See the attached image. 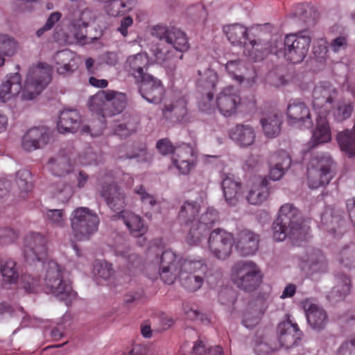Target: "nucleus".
I'll use <instances>...</instances> for the list:
<instances>
[{
    "label": "nucleus",
    "instance_id": "obj_22",
    "mask_svg": "<svg viewBox=\"0 0 355 355\" xmlns=\"http://www.w3.org/2000/svg\"><path fill=\"white\" fill-rule=\"evenodd\" d=\"M50 131L44 126L29 129L23 136L21 148L28 152L44 147L49 141Z\"/></svg>",
    "mask_w": 355,
    "mask_h": 355
},
{
    "label": "nucleus",
    "instance_id": "obj_53",
    "mask_svg": "<svg viewBox=\"0 0 355 355\" xmlns=\"http://www.w3.org/2000/svg\"><path fill=\"white\" fill-rule=\"evenodd\" d=\"M278 349L277 344L270 345L266 338H258L254 340V350L257 355H266Z\"/></svg>",
    "mask_w": 355,
    "mask_h": 355
},
{
    "label": "nucleus",
    "instance_id": "obj_29",
    "mask_svg": "<svg viewBox=\"0 0 355 355\" xmlns=\"http://www.w3.org/2000/svg\"><path fill=\"white\" fill-rule=\"evenodd\" d=\"M21 91V78L19 73L7 75L0 86V101L6 103Z\"/></svg>",
    "mask_w": 355,
    "mask_h": 355
},
{
    "label": "nucleus",
    "instance_id": "obj_15",
    "mask_svg": "<svg viewBox=\"0 0 355 355\" xmlns=\"http://www.w3.org/2000/svg\"><path fill=\"white\" fill-rule=\"evenodd\" d=\"M286 114L288 123L291 126L308 129L313 124L309 106L299 100L289 101Z\"/></svg>",
    "mask_w": 355,
    "mask_h": 355
},
{
    "label": "nucleus",
    "instance_id": "obj_42",
    "mask_svg": "<svg viewBox=\"0 0 355 355\" xmlns=\"http://www.w3.org/2000/svg\"><path fill=\"white\" fill-rule=\"evenodd\" d=\"M336 259L345 267H355V243H351L343 245L339 250Z\"/></svg>",
    "mask_w": 355,
    "mask_h": 355
},
{
    "label": "nucleus",
    "instance_id": "obj_41",
    "mask_svg": "<svg viewBox=\"0 0 355 355\" xmlns=\"http://www.w3.org/2000/svg\"><path fill=\"white\" fill-rule=\"evenodd\" d=\"M164 113L168 116V113H171L180 122L186 121L187 115V102L184 98H180L176 101L165 106Z\"/></svg>",
    "mask_w": 355,
    "mask_h": 355
},
{
    "label": "nucleus",
    "instance_id": "obj_30",
    "mask_svg": "<svg viewBox=\"0 0 355 355\" xmlns=\"http://www.w3.org/2000/svg\"><path fill=\"white\" fill-rule=\"evenodd\" d=\"M229 136L239 146L248 147L254 144L256 132L252 126L248 124H239L231 128Z\"/></svg>",
    "mask_w": 355,
    "mask_h": 355
},
{
    "label": "nucleus",
    "instance_id": "obj_63",
    "mask_svg": "<svg viewBox=\"0 0 355 355\" xmlns=\"http://www.w3.org/2000/svg\"><path fill=\"white\" fill-rule=\"evenodd\" d=\"M157 148L159 153L163 155H168L171 153H173L175 150L171 142L167 139L159 140L157 143Z\"/></svg>",
    "mask_w": 355,
    "mask_h": 355
},
{
    "label": "nucleus",
    "instance_id": "obj_4",
    "mask_svg": "<svg viewBox=\"0 0 355 355\" xmlns=\"http://www.w3.org/2000/svg\"><path fill=\"white\" fill-rule=\"evenodd\" d=\"M136 46L141 49V51L135 55V69L138 73V78H141V75L148 74L144 73V69L155 62L162 66L168 75L174 74L177 58L173 50L167 49L161 44L151 45L149 47L146 37L141 35H138L135 40V48Z\"/></svg>",
    "mask_w": 355,
    "mask_h": 355
},
{
    "label": "nucleus",
    "instance_id": "obj_11",
    "mask_svg": "<svg viewBox=\"0 0 355 355\" xmlns=\"http://www.w3.org/2000/svg\"><path fill=\"white\" fill-rule=\"evenodd\" d=\"M101 196L105 199L109 207L117 212L118 219L121 220L130 232L133 228L131 224L133 215L131 212L123 210L125 207V196L118 186L114 184H104L101 191Z\"/></svg>",
    "mask_w": 355,
    "mask_h": 355
},
{
    "label": "nucleus",
    "instance_id": "obj_35",
    "mask_svg": "<svg viewBox=\"0 0 355 355\" xmlns=\"http://www.w3.org/2000/svg\"><path fill=\"white\" fill-rule=\"evenodd\" d=\"M200 211L199 205L193 201H186L180 207L178 220L182 225L191 226L195 225Z\"/></svg>",
    "mask_w": 355,
    "mask_h": 355
},
{
    "label": "nucleus",
    "instance_id": "obj_9",
    "mask_svg": "<svg viewBox=\"0 0 355 355\" xmlns=\"http://www.w3.org/2000/svg\"><path fill=\"white\" fill-rule=\"evenodd\" d=\"M262 273L260 268L252 261H239L232 268V279L237 287L251 291L261 283Z\"/></svg>",
    "mask_w": 355,
    "mask_h": 355
},
{
    "label": "nucleus",
    "instance_id": "obj_45",
    "mask_svg": "<svg viewBox=\"0 0 355 355\" xmlns=\"http://www.w3.org/2000/svg\"><path fill=\"white\" fill-rule=\"evenodd\" d=\"M18 42L12 36L7 34H0V54L11 57L18 51Z\"/></svg>",
    "mask_w": 355,
    "mask_h": 355
},
{
    "label": "nucleus",
    "instance_id": "obj_46",
    "mask_svg": "<svg viewBox=\"0 0 355 355\" xmlns=\"http://www.w3.org/2000/svg\"><path fill=\"white\" fill-rule=\"evenodd\" d=\"M208 232L205 225L200 226L196 224L191 225L185 241L189 245H197L205 238Z\"/></svg>",
    "mask_w": 355,
    "mask_h": 355
},
{
    "label": "nucleus",
    "instance_id": "obj_2",
    "mask_svg": "<svg viewBox=\"0 0 355 355\" xmlns=\"http://www.w3.org/2000/svg\"><path fill=\"white\" fill-rule=\"evenodd\" d=\"M45 274L41 282L40 279L35 276L25 273L21 277V284L27 293H38L42 291L47 294H53L69 305L76 293L72 288L71 282L63 278L62 269L55 261H49L44 266Z\"/></svg>",
    "mask_w": 355,
    "mask_h": 355
},
{
    "label": "nucleus",
    "instance_id": "obj_51",
    "mask_svg": "<svg viewBox=\"0 0 355 355\" xmlns=\"http://www.w3.org/2000/svg\"><path fill=\"white\" fill-rule=\"evenodd\" d=\"M94 272L98 277L103 279H108L114 273L112 264L103 261L98 260L95 262Z\"/></svg>",
    "mask_w": 355,
    "mask_h": 355
},
{
    "label": "nucleus",
    "instance_id": "obj_28",
    "mask_svg": "<svg viewBox=\"0 0 355 355\" xmlns=\"http://www.w3.org/2000/svg\"><path fill=\"white\" fill-rule=\"evenodd\" d=\"M300 266L307 275L324 272L327 263L324 254L320 250H312L300 260Z\"/></svg>",
    "mask_w": 355,
    "mask_h": 355
},
{
    "label": "nucleus",
    "instance_id": "obj_50",
    "mask_svg": "<svg viewBox=\"0 0 355 355\" xmlns=\"http://www.w3.org/2000/svg\"><path fill=\"white\" fill-rule=\"evenodd\" d=\"M217 219L218 212L216 210L212 207H209L205 212L200 215L199 218H198L195 224L200 226L205 225L207 227V230L209 231L210 227Z\"/></svg>",
    "mask_w": 355,
    "mask_h": 355
},
{
    "label": "nucleus",
    "instance_id": "obj_62",
    "mask_svg": "<svg viewBox=\"0 0 355 355\" xmlns=\"http://www.w3.org/2000/svg\"><path fill=\"white\" fill-rule=\"evenodd\" d=\"M336 355H355V340L342 344L338 348Z\"/></svg>",
    "mask_w": 355,
    "mask_h": 355
},
{
    "label": "nucleus",
    "instance_id": "obj_43",
    "mask_svg": "<svg viewBox=\"0 0 355 355\" xmlns=\"http://www.w3.org/2000/svg\"><path fill=\"white\" fill-rule=\"evenodd\" d=\"M350 291V280L346 276H342L337 279L336 285L330 292L328 297L332 301H338L343 299Z\"/></svg>",
    "mask_w": 355,
    "mask_h": 355
},
{
    "label": "nucleus",
    "instance_id": "obj_12",
    "mask_svg": "<svg viewBox=\"0 0 355 355\" xmlns=\"http://www.w3.org/2000/svg\"><path fill=\"white\" fill-rule=\"evenodd\" d=\"M51 80L50 71L40 63L37 67L28 71L21 98L30 101L34 99L47 86Z\"/></svg>",
    "mask_w": 355,
    "mask_h": 355
},
{
    "label": "nucleus",
    "instance_id": "obj_8",
    "mask_svg": "<svg viewBox=\"0 0 355 355\" xmlns=\"http://www.w3.org/2000/svg\"><path fill=\"white\" fill-rule=\"evenodd\" d=\"M99 223L97 214L87 207H78L71 214V229L79 241L88 240L97 232Z\"/></svg>",
    "mask_w": 355,
    "mask_h": 355
},
{
    "label": "nucleus",
    "instance_id": "obj_14",
    "mask_svg": "<svg viewBox=\"0 0 355 355\" xmlns=\"http://www.w3.org/2000/svg\"><path fill=\"white\" fill-rule=\"evenodd\" d=\"M223 32L226 35L230 42L234 46H243V53L248 56L251 60L254 61L261 60L262 59L255 58L252 54L255 53V49L251 47V44L254 42H266V40L261 39H256L249 40L248 28L243 25L239 24H230L223 27Z\"/></svg>",
    "mask_w": 355,
    "mask_h": 355
},
{
    "label": "nucleus",
    "instance_id": "obj_6",
    "mask_svg": "<svg viewBox=\"0 0 355 355\" xmlns=\"http://www.w3.org/2000/svg\"><path fill=\"white\" fill-rule=\"evenodd\" d=\"M126 105V94L114 90L100 91L88 101L89 110L103 119L121 113Z\"/></svg>",
    "mask_w": 355,
    "mask_h": 355
},
{
    "label": "nucleus",
    "instance_id": "obj_13",
    "mask_svg": "<svg viewBox=\"0 0 355 355\" xmlns=\"http://www.w3.org/2000/svg\"><path fill=\"white\" fill-rule=\"evenodd\" d=\"M338 92L329 83L317 85L313 91L312 105L318 115L327 116L333 108Z\"/></svg>",
    "mask_w": 355,
    "mask_h": 355
},
{
    "label": "nucleus",
    "instance_id": "obj_27",
    "mask_svg": "<svg viewBox=\"0 0 355 355\" xmlns=\"http://www.w3.org/2000/svg\"><path fill=\"white\" fill-rule=\"evenodd\" d=\"M301 304L309 325L317 330L323 329L328 321L324 310L309 299L304 300Z\"/></svg>",
    "mask_w": 355,
    "mask_h": 355
},
{
    "label": "nucleus",
    "instance_id": "obj_1",
    "mask_svg": "<svg viewBox=\"0 0 355 355\" xmlns=\"http://www.w3.org/2000/svg\"><path fill=\"white\" fill-rule=\"evenodd\" d=\"M148 270H155L156 277L159 276L167 284L179 279L186 289L196 291L202 286L208 268L202 260L184 259L166 250L155 257Z\"/></svg>",
    "mask_w": 355,
    "mask_h": 355
},
{
    "label": "nucleus",
    "instance_id": "obj_25",
    "mask_svg": "<svg viewBox=\"0 0 355 355\" xmlns=\"http://www.w3.org/2000/svg\"><path fill=\"white\" fill-rule=\"evenodd\" d=\"M94 17L93 11L86 6V2L80 0L78 4H73L69 8L66 20L74 27H78L79 24L83 28H87Z\"/></svg>",
    "mask_w": 355,
    "mask_h": 355
},
{
    "label": "nucleus",
    "instance_id": "obj_56",
    "mask_svg": "<svg viewBox=\"0 0 355 355\" xmlns=\"http://www.w3.org/2000/svg\"><path fill=\"white\" fill-rule=\"evenodd\" d=\"M62 15V13L58 11H55L51 13L49 17L47 18L45 24L37 31V36L40 37L44 35L45 32L51 30L54 27L55 24L60 20Z\"/></svg>",
    "mask_w": 355,
    "mask_h": 355
},
{
    "label": "nucleus",
    "instance_id": "obj_38",
    "mask_svg": "<svg viewBox=\"0 0 355 355\" xmlns=\"http://www.w3.org/2000/svg\"><path fill=\"white\" fill-rule=\"evenodd\" d=\"M337 140L341 150L349 157L355 155V124L353 130H346L338 133Z\"/></svg>",
    "mask_w": 355,
    "mask_h": 355
},
{
    "label": "nucleus",
    "instance_id": "obj_52",
    "mask_svg": "<svg viewBox=\"0 0 355 355\" xmlns=\"http://www.w3.org/2000/svg\"><path fill=\"white\" fill-rule=\"evenodd\" d=\"M284 159L282 163L283 166L277 164H270L269 177L273 181L279 180L284 175L285 171L290 167L291 161L284 154Z\"/></svg>",
    "mask_w": 355,
    "mask_h": 355
},
{
    "label": "nucleus",
    "instance_id": "obj_3",
    "mask_svg": "<svg viewBox=\"0 0 355 355\" xmlns=\"http://www.w3.org/2000/svg\"><path fill=\"white\" fill-rule=\"evenodd\" d=\"M310 42V37L302 34H288L284 41L280 37H274L266 42H254L251 44V47L255 49L252 56L263 60L268 54L272 53L293 64H297L306 57Z\"/></svg>",
    "mask_w": 355,
    "mask_h": 355
},
{
    "label": "nucleus",
    "instance_id": "obj_33",
    "mask_svg": "<svg viewBox=\"0 0 355 355\" xmlns=\"http://www.w3.org/2000/svg\"><path fill=\"white\" fill-rule=\"evenodd\" d=\"M331 140V134L326 116L318 115L316 119V127L312 132L309 144L312 147L328 143Z\"/></svg>",
    "mask_w": 355,
    "mask_h": 355
},
{
    "label": "nucleus",
    "instance_id": "obj_54",
    "mask_svg": "<svg viewBox=\"0 0 355 355\" xmlns=\"http://www.w3.org/2000/svg\"><path fill=\"white\" fill-rule=\"evenodd\" d=\"M148 231V226L144 221L139 217L135 216V239L138 238V245H144L146 242L144 236Z\"/></svg>",
    "mask_w": 355,
    "mask_h": 355
},
{
    "label": "nucleus",
    "instance_id": "obj_64",
    "mask_svg": "<svg viewBox=\"0 0 355 355\" xmlns=\"http://www.w3.org/2000/svg\"><path fill=\"white\" fill-rule=\"evenodd\" d=\"M261 166L259 158L257 156H249L245 160L243 168L247 171H259Z\"/></svg>",
    "mask_w": 355,
    "mask_h": 355
},
{
    "label": "nucleus",
    "instance_id": "obj_26",
    "mask_svg": "<svg viewBox=\"0 0 355 355\" xmlns=\"http://www.w3.org/2000/svg\"><path fill=\"white\" fill-rule=\"evenodd\" d=\"M302 333L296 323L290 320L282 322L277 327V338L279 348L284 347L290 348L300 340Z\"/></svg>",
    "mask_w": 355,
    "mask_h": 355
},
{
    "label": "nucleus",
    "instance_id": "obj_5",
    "mask_svg": "<svg viewBox=\"0 0 355 355\" xmlns=\"http://www.w3.org/2000/svg\"><path fill=\"white\" fill-rule=\"evenodd\" d=\"M272 234L277 241L288 237L300 245L310 237L309 222H302L298 210L292 205L285 204L281 207L279 216L273 223Z\"/></svg>",
    "mask_w": 355,
    "mask_h": 355
},
{
    "label": "nucleus",
    "instance_id": "obj_18",
    "mask_svg": "<svg viewBox=\"0 0 355 355\" xmlns=\"http://www.w3.org/2000/svg\"><path fill=\"white\" fill-rule=\"evenodd\" d=\"M199 78L197 80L198 87L202 90L208 91L206 96L200 103L199 107L202 112L211 114L214 107L211 103L213 98V93L218 82V76L213 69H207L204 71H198Z\"/></svg>",
    "mask_w": 355,
    "mask_h": 355
},
{
    "label": "nucleus",
    "instance_id": "obj_24",
    "mask_svg": "<svg viewBox=\"0 0 355 355\" xmlns=\"http://www.w3.org/2000/svg\"><path fill=\"white\" fill-rule=\"evenodd\" d=\"M249 191L246 196L248 202L258 205L263 202L269 196L268 180L266 176L254 175L249 182Z\"/></svg>",
    "mask_w": 355,
    "mask_h": 355
},
{
    "label": "nucleus",
    "instance_id": "obj_34",
    "mask_svg": "<svg viewBox=\"0 0 355 355\" xmlns=\"http://www.w3.org/2000/svg\"><path fill=\"white\" fill-rule=\"evenodd\" d=\"M56 64V69L60 74H69L74 71L76 67L74 55L68 49L58 51L54 55Z\"/></svg>",
    "mask_w": 355,
    "mask_h": 355
},
{
    "label": "nucleus",
    "instance_id": "obj_58",
    "mask_svg": "<svg viewBox=\"0 0 355 355\" xmlns=\"http://www.w3.org/2000/svg\"><path fill=\"white\" fill-rule=\"evenodd\" d=\"M352 107L350 105L341 103L334 110L333 114L336 120L341 121L348 118L352 113Z\"/></svg>",
    "mask_w": 355,
    "mask_h": 355
},
{
    "label": "nucleus",
    "instance_id": "obj_10",
    "mask_svg": "<svg viewBox=\"0 0 355 355\" xmlns=\"http://www.w3.org/2000/svg\"><path fill=\"white\" fill-rule=\"evenodd\" d=\"M332 161L324 153L314 156L307 166L308 184L311 189H317L329 183L331 178L330 168Z\"/></svg>",
    "mask_w": 355,
    "mask_h": 355
},
{
    "label": "nucleus",
    "instance_id": "obj_59",
    "mask_svg": "<svg viewBox=\"0 0 355 355\" xmlns=\"http://www.w3.org/2000/svg\"><path fill=\"white\" fill-rule=\"evenodd\" d=\"M171 28H168L165 26L155 25L150 28L149 32L150 35L159 40L167 41V37L170 35Z\"/></svg>",
    "mask_w": 355,
    "mask_h": 355
},
{
    "label": "nucleus",
    "instance_id": "obj_23",
    "mask_svg": "<svg viewBox=\"0 0 355 355\" xmlns=\"http://www.w3.org/2000/svg\"><path fill=\"white\" fill-rule=\"evenodd\" d=\"M259 236L248 229L239 230L234 240L236 250L242 256L254 254L259 248Z\"/></svg>",
    "mask_w": 355,
    "mask_h": 355
},
{
    "label": "nucleus",
    "instance_id": "obj_36",
    "mask_svg": "<svg viewBox=\"0 0 355 355\" xmlns=\"http://www.w3.org/2000/svg\"><path fill=\"white\" fill-rule=\"evenodd\" d=\"M266 307L256 304L246 309L243 315L242 324L247 329H252L256 327L261 316L263 315Z\"/></svg>",
    "mask_w": 355,
    "mask_h": 355
},
{
    "label": "nucleus",
    "instance_id": "obj_21",
    "mask_svg": "<svg viewBox=\"0 0 355 355\" xmlns=\"http://www.w3.org/2000/svg\"><path fill=\"white\" fill-rule=\"evenodd\" d=\"M139 93L148 102L158 104L162 101L165 89L160 80L150 74L141 75Z\"/></svg>",
    "mask_w": 355,
    "mask_h": 355
},
{
    "label": "nucleus",
    "instance_id": "obj_19",
    "mask_svg": "<svg viewBox=\"0 0 355 355\" xmlns=\"http://www.w3.org/2000/svg\"><path fill=\"white\" fill-rule=\"evenodd\" d=\"M214 110L216 108L224 116H231L234 114L241 104V97L238 90L232 86L223 88L217 95L215 101L211 103Z\"/></svg>",
    "mask_w": 355,
    "mask_h": 355
},
{
    "label": "nucleus",
    "instance_id": "obj_47",
    "mask_svg": "<svg viewBox=\"0 0 355 355\" xmlns=\"http://www.w3.org/2000/svg\"><path fill=\"white\" fill-rule=\"evenodd\" d=\"M46 222L56 227H63L66 225L67 218L63 209H47L45 214Z\"/></svg>",
    "mask_w": 355,
    "mask_h": 355
},
{
    "label": "nucleus",
    "instance_id": "obj_49",
    "mask_svg": "<svg viewBox=\"0 0 355 355\" xmlns=\"http://www.w3.org/2000/svg\"><path fill=\"white\" fill-rule=\"evenodd\" d=\"M1 272L6 281L15 283L18 279V272L16 269V263L13 260L8 259L1 263Z\"/></svg>",
    "mask_w": 355,
    "mask_h": 355
},
{
    "label": "nucleus",
    "instance_id": "obj_60",
    "mask_svg": "<svg viewBox=\"0 0 355 355\" xmlns=\"http://www.w3.org/2000/svg\"><path fill=\"white\" fill-rule=\"evenodd\" d=\"M135 193L139 200L147 207H153L156 204L154 197L147 193L142 187L137 190Z\"/></svg>",
    "mask_w": 355,
    "mask_h": 355
},
{
    "label": "nucleus",
    "instance_id": "obj_37",
    "mask_svg": "<svg viewBox=\"0 0 355 355\" xmlns=\"http://www.w3.org/2000/svg\"><path fill=\"white\" fill-rule=\"evenodd\" d=\"M98 2L106 4V11L111 16L123 15L132 10L133 3L131 0H96Z\"/></svg>",
    "mask_w": 355,
    "mask_h": 355
},
{
    "label": "nucleus",
    "instance_id": "obj_16",
    "mask_svg": "<svg viewBox=\"0 0 355 355\" xmlns=\"http://www.w3.org/2000/svg\"><path fill=\"white\" fill-rule=\"evenodd\" d=\"M234 240V238L231 233L217 229L209 235V248L216 258L226 259L232 252Z\"/></svg>",
    "mask_w": 355,
    "mask_h": 355
},
{
    "label": "nucleus",
    "instance_id": "obj_44",
    "mask_svg": "<svg viewBox=\"0 0 355 355\" xmlns=\"http://www.w3.org/2000/svg\"><path fill=\"white\" fill-rule=\"evenodd\" d=\"M225 69L234 80L239 83H243L246 71L243 62L240 60L229 61L225 64Z\"/></svg>",
    "mask_w": 355,
    "mask_h": 355
},
{
    "label": "nucleus",
    "instance_id": "obj_7",
    "mask_svg": "<svg viewBox=\"0 0 355 355\" xmlns=\"http://www.w3.org/2000/svg\"><path fill=\"white\" fill-rule=\"evenodd\" d=\"M97 127H92L89 125H81V116L78 110L75 109L64 110L60 112L59 120L57 123V128L60 133L68 132L75 133L78 130L82 134L89 135L95 137L101 135L105 128L104 122L99 120Z\"/></svg>",
    "mask_w": 355,
    "mask_h": 355
},
{
    "label": "nucleus",
    "instance_id": "obj_55",
    "mask_svg": "<svg viewBox=\"0 0 355 355\" xmlns=\"http://www.w3.org/2000/svg\"><path fill=\"white\" fill-rule=\"evenodd\" d=\"M69 28L70 31L73 33V36L76 40L77 42L82 45L90 44L94 41V40L96 39V37L93 38L88 37L87 35V28H83V26L81 24H78V27H74L73 26L69 24Z\"/></svg>",
    "mask_w": 355,
    "mask_h": 355
},
{
    "label": "nucleus",
    "instance_id": "obj_32",
    "mask_svg": "<svg viewBox=\"0 0 355 355\" xmlns=\"http://www.w3.org/2000/svg\"><path fill=\"white\" fill-rule=\"evenodd\" d=\"M166 43L173 47V49H170V50H173L174 51L175 56L177 58L176 64L179 60H181L183 58L182 54L178 55L176 52L182 53L187 51L190 48L189 39L186 33L178 29L171 28V31L170 35L167 37V41ZM161 45L163 46L162 44ZM164 47L169 49V48L165 46H164Z\"/></svg>",
    "mask_w": 355,
    "mask_h": 355
},
{
    "label": "nucleus",
    "instance_id": "obj_20",
    "mask_svg": "<svg viewBox=\"0 0 355 355\" xmlns=\"http://www.w3.org/2000/svg\"><path fill=\"white\" fill-rule=\"evenodd\" d=\"M196 157L193 148L188 144L175 147L172 155V166L180 174L187 175L196 166Z\"/></svg>",
    "mask_w": 355,
    "mask_h": 355
},
{
    "label": "nucleus",
    "instance_id": "obj_17",
    "mask_svg": "<svg viewBox=\"0 0 355 355\" xmlns=\"http://www.w3.org/2000/svg\"><path fill=\"white\" fill-rule=\"evenodd\" d=\"M46 238L40 233H30L24 239V255L29 263L40 262L45 259L47 252Z\"/></svg>",
    "mask_w": 355,
    "mask_h": 355
},
{
    "label": "nucleus",
    "instance_id": "obj_40",
    "mask_svg": "<svg viewBox=\"0 0 355 355\" xmlns=\"http://www.w3.org/2000/svg\"><path fill=\"white\" fill-rule=\"evenodd\" d=\"M31 173L28 170H20L16 175V183L19 189V196L23 199L28 197L33 185L31 182Z\"/></svg>",
    "mask_w": 355,
    "mask_h": 355
},
{
    "label": "nucleus",
    "instance_id": "obj_48",
    "mask_svg": "<svg viewBox=\"0 0 355 355\" xmlns=\"http://www.w3.org/2000/svg\"><path fill=\"white\" fill-rule=\"evenodd\" d=\"M49 164L53 173L58 176H64L72 170L71 164L64 158H51Z\"/></svg>",
    "mask_w": 355,
    "mask_h": 355
},
{
    "label": "nucleus",
    "instance_id": "obj_31",
    "mask_svg": "<svg viewBox=\"0 0 355 355\" xmlns=\"http://www.w3.org/2000/svg\"><path fill=\"white\" fill-rule=\"evenodd\" d=\"M222 189L226 202L234 205L241 195V184L232 174L222 175Z\"/></svg>",
    "mask_w": 355,
    "mask_h": 355
},
{
    "label": "nucleus",
    "instance_id": "obj_61",
    "mask_svg": "<svg viewBox=\"0 0 355 355\" xmlns=\"http://www.w3.org/2000/svg\"><path fill=\"white\" fill-rule=\"evenodd\" d=\"M338 218L336 217H333L329 211H326L321 216V222L323 225L326 226L327 230L331 232H335V227L334 226H331V224L338 222Z\"/></svg>",
    "mask_w": 355,
    "mask_h": 355
},
{
    "label": "nucleus",
    "instance_id": "obj_39",
    "mask_svg": "<svg viewBox=\"0 0 355 355\" xmlns=\"http://www.w3.org/2000/svg\"><path fill=\"white\" fill-rule=\"evenodd\" d=\"M264 134L268 137H275L280 132L281 119L277 114H270L261 121Z\"/></svg>",
    "mask_w": 355,
    "mask_h": 355
},
{
    "label": "nucleus",
    "instance_id": "obj_57",
    "mask_svg": "<svg viewBox=\"0 0 355 355\" xmlns=\"http://www.w3.org/2000/svg\"><path fill=\"white\" fill-rule=\"evenodd\" d=\"M19 237V232L12 228H0V245H6L14 243Z\"/></svg>",
    "mask_w": 355,
    "mask_h": 355
}]
</instances>
